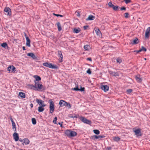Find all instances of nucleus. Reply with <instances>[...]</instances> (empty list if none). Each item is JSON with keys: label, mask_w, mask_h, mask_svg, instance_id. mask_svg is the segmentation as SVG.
<instances>
[{"label": "nucleus", "mask_w": 150, "mask_h": 150, "mask_svg": "<svg viewBox=\"0 0 150 150\" xmlns=\"http://www.w3.org/2000/svg\"><path fill=\"white\" fill-rule=\"evenodd\" d=\"M132 89H129L127 90V93L128 94H130L132 91Z\"/></svg>", "instance_id": "nucleus-38"}, {"label": "nucleus", "mask_w": 150, "mask_h": 150, "mask_svg": "<svg viewBox=\"0 0 150 150\" xmlns=\"http://www.w3.org/2000/svg\"><path fill=\"white\" fill-rule=\"evenodd\" d=\"M4 12L5 13V14L7 16H11V10L9 8L5 7L4 10Z\"/></svg>", "instance_id": "nucleus-7"}, {"label": "nucleus", "mask_w": 150, "mask_h": 150, "mask_svg": "<svg viewBox=\"0 0 150 150\" xmlns=\"http://www.w3.org/2000/svg\"><path fill=\"white\" fill-rule=\"evenodd\" d=\"M134 131L137 136H141L142 135L140 129H137L134 130Z\"/></svg>", "instance_id": "nucleus-13"}, {"label": "nucleus", "mask_w": 150, "mask_h": 150, "mask_svg": "<svg viewBox=\"0 0 150 150\" xmlns=\"http://www.w3.org/2000/svg\"><path fill=\"white\" fill-rule=\"evenodd\" d=\"M85 91V88L84 87H82L81 86L80 88H79V91H81V92L84 91Z\"/></svg>", "instance_id": "nucleus-43"}, {"label": "nucleus", "mask_w": 150, "mask_h": 150, "mask_svg": "<svg viewBox=\"0 0 150 150\" xmlns=\"http://www.w3.org/2000/svg\"><path fill=\"white\" fill-rule=\"evenodd\" d=\"M141 51H142L141 50V49H140L139 50L137 51V53H139Z\"/></svg>", "instance_id": "nucleus-62"}, {"label": "nucleus", "mask_w": 150, "mask_h": 150, "mask_svg": "<svg viewBox=\"0 0 150 150\" xmlns=\"http://www.w3.org/2000/svg\"><path fill=\"white\" fill-rule=\"evenodd\" d=\"M27 55L28 56L31 57L33 59H37L35 55L33 53L30 52L27 54Z\"/></svg>", "instance_id": "nucleus-15"}, {"label": "nucleus", "mask_w": 150, "mask_h": 150, "mask_svg": "<svg viewBox=\"0 0 150 150\" xmlns=\"http://www.w3.org/2000/svg\"><path fill=\"white\" fill-rule=\"evenodd\" d=\"M34 83L37 87L36 90L39 91L41 89L43 90H45V87H43V85L39 83L38 82H36L35 81H34Z\"/></svg>", "instance_id": "nucleus-3"}, {"label": "nucleus", "mask_w": 150, "mask_h": 150, "mask_svg": "<svg viewBox=\"0 0 150 150\" xmlns=\"http://www.w3.org/2000/svg\"><path fill=\"white\" fill-rule=\"evenodd\" d=\"M116 61L117 63L120 64L122 62V60L120 58H117L116 59Z\"/></svg>", "instance_id": "nucleus-35"}, {"label": "nucleus", "mask_w": 150, "mask_h": 150, "mask_svg": "<svg viewBox=\"0 0 150 150\" xmlns=\"http://www.w3.org/2000/svg\"><path fill=\"white\" fill-rule=\"evenodd\" d=\"M30 141L28 138H24V139L23 142L22 143L23 145L24 144L25 145H27L29 144Z\"/></svg>", "instance_id": "nucleus-19"}, {"label": "nucleus", "mask_w": 150, "mask_h": 150, "mask_svg": "<svg viewBox=\"0 0 150 150\" xmlns=\"http://www.w3.org/2000/svg\"><path fill=\"white\" fill-rule=\"evenodd\" d=\"M12 125L13 127H14L16 126V124L15 123H12Z\"/></svg>", "instance_id": "nucleus-57"}, {"label": "nucleus", "mask_w": 150, "mask_h": 150, "mask_svg": "<svg viewBox=\"0 0 150 150\" xmlns=\"http://www.w3.org/2000/svg\"><path fill=\"white\" fill-rule=\"evenodd\" d=\"M84 48L86 50L88 51L90 48V47L89 45H86L84 46Z\"/></svg>", "instance_id": "nucleus-32"}, {"label": "nucleus", "mask_w": 150, "mask_h": 150, "mask_svg": "<svg viewBox=\"0 0 150 150\" xmlns=\"http://www.w3.org/2000/svg\"><path fill=\"white\" fill-rule=\"evenodd\" d=\"M10 120L12 122V123H15L14 122V121H13V119H12V117L11 116H10Z\"/></svg>", "instance_id": "nucleus-48"}, {"label": "nucleus", "mask_w": 150, "mask_h": 150, "mask_svg": "<svg viewBox=\"0 0 150 150\" xmlns=\"http://www.w3.org/2000/svg\"><path fill=\"white\" fill-rule=\"evenodd\" d=\"M50 103V112H52L54 110V103L52 100V99H50L49 100Z\"/></svg>", "instance_id": "nucleus-4"}, {"label": "nucleus", "mask_w": 150, "mask_h": 150, "mask_svg": "<svg viewBox=\"0 0 150 150\" xmlns=\"http://www.w3.org/2000/svg\"><path fill=\"white\" fill-rule=\"evenodd\" d=\"M139 43V39L137 38H136L134 39L133 42L132 43V45L137 44Z\"/></svg>", "instance_id": "nucleus-31"}, {"label": "nucleus", "mask_w": 150, "mask_h": 150, "mask_svg": "<svg viewBox=\"0 0 150 150\" xmlns=\"http://www.w3.org/2000/svg\"><path fill=\"white\" fill-rule=\"evenodd\" d=\"M0 150H2L0 148Z\"/></svg>", "instance_id": "nucleus-64"}, {"label": "nucleus", "mask_w": 150, "mask_h": 150, "mask_svg": "<svg viewBox=\"0 0 150 150\" xmlns=\"http://www.w3.org/2000/svg\"><path fill=\"white\" fill-rule=\"evenodd\" d=\"M56 25L57 27L58 30L59 31H61L62 30V28L60 23L59 22H57Z\"/></svg>", "instance_id": "nucleus-23"}, {"label": "nucleus", "mask_w": 150, "mask_h": 150, "mask_svg": "<svg viewBox=\"0 0 150 150\" xmlns=\"http://www.w3.org/2000/svg\"><path fill=\"white\" fill-rule=\"evenodd\" d=\"M43 66L52 69H56L57 68L56 65H53L50 62H45L43 63Z\"/></svg>", "instance_id": "nucleus-2"}, {"label": "nucleus", "mask_w": 150, "mask_h": 150, "mask_svg": "<svg viewBox=\"0 0 150 150\" xmlns=\"http://www.w3.org/2000/svg\"><path fill=\"white\" fill-rule=\"evenodd\" d=\"M141 49V50H142V51H144V52H146L147 50L146 48H145L143 46L142 47V48Z\"/></svg>", "instance_id": "nucleus-40"}, {"label": "nucleus", "mask_w": 150, "mask_h": 150, "mask_svg": "<svg viewBox=\"0 0 150 150\" xmlns=\"http://www.w3.org/2000/svg\"><path fill=\"white\" fill-rule=\"evenodd\" d=\"M66 102L64 100H61L59 101V104L60 107H63L66 105Z\"/></svg>", "instance_id": "nucleus-14"}, {"label": "nucleus", "mask_w": 150, "mask_h": 150, "mask_svg": "<svg viewBox=\"0 0 150 150\" xmlns=\"http://www.w3.org/2000/svg\"><path fill=\"white\" fill-rule=\"evenodd\" d=\"M86 73L89 74H91V69H88L86 71Z\"/></svg>", "instance_id": "nucleus-45"}, {"label": "nucleus", "mask_w": 150, "mask_h": 150, "mask_svg": "<svg viewBox=\"0 0 150 150\" xmlns=\"http://www.w3.org/2000/svg\"><path fill=\"white\" fill-rule=\"evenodd\" d=\"M94 133L96 134H100V131L97 129H94L93 130Z\"/></svg>", "instance_id": "nucleus-34"}, {"label": "nucleus", "mask_w": 150, "mask_h": 150, "mask_svg": "<svg viewBox=\"0 0 150 150\" xmlns=\"http://www.w3.org/2000/svg\"><path fill=\"white\" fill-rule=\"evenodd\" d=\"M95 18V17L92 15H89L88 17L86 19V21H91L94 20Z\"/></svg>", "instance_id": "nucleus-21"}, {"label": "nucleus", "mask_w": 150, "mask_h": 150, "mask_svg": "<svg viewBox=\"0 0 150 150\" xmlns=\"http://www.w3.org/2000/svg\"><path fill=\"white\" fill-rule=\"evenodd\" d=\"M120 8V10L121 11H122V10L125 11L126 10V8L124 6Z\"/></svg>", "instance_id": "nucleus-49"}, {"label": "nucleus", "mask_w": 150, "mask_h": 150, "mask_svg": "<svg viewBox=\"0 0 150 150\" xmlns=\"http://www.w3.org/2000/svg\"><path fill=\"white\" fill-rule=\"evenodd\" d=\"M139 76V75L136 76L135 79L137 82L141 83L142 80V79Z\"/></svg>", "instance_id": "nucleus-18"}, {"label": "nucleus", "mask_w": 150, "mask_h": 150, "mask_svg": "<svg viewBox=\"0 0 150 150\" xmlns=\"http://www.w3.org/2000/svg\"><path fill=\"white\" fill-rule=\"evenodd\" d=\"M80 119L81 121L84 123L90 124L91 123L90 120H87L86 118L83 117H80Z\"/></svg>", "instance_id": "nucleus-6"}, {"label": "nucleus", "mask_w": 150, "mask_h": 150, "mask_svg": "<svg viewBox=\"0 0 150 150\" xmlns=\"http://www.w3.org/2000/svg\"><path fill=\"white\" fill-rule=\"evenodd\" d=\"M8 70L9 71V72H13L14 73L15 71H16V69L15 67L13 65L10 66L8 68Z\"/></svg>", "instance_id": "nucleus-10"}, {"label": "nucleus", "mask_w": 150, "mask_h": 150, "mask_svg": "<svg viewBox=\"0 0 150 150\" xmlns=\"http://www.w3.org/2000/svg\"><path fill=\"white\" fill-rule=\"evenodd\" d=\"M19 141L21 142H23V141H24V139H19Z\"/></svg>", "instance_id": "nucleus-54"}, {"label": "nucleus", "mask_w": 150, "mask_h": 150, "mask_svg": "<svg viewBox=\"0 0 150 150\" xmlns=\"http://www.w3.org/2000/svg\"><path fill=\"white\" fill-rule=\"evenodd\" d=\"M93 137L95 139H101L105 137V136L104 135H94Z\"/></svg>", "instance_id": "nucleus-24"}, {"label": "nucleus", "mask_w": 150, "mask_h": 150, "mask_svg": "<svg viewBox=\"0 0 150 150\" xmlns=\"http://www.w3.org/2000/svg\"><path fill=\"white\" fill-rule=\"evenodd\" d=\"M111 149V148L109 147H107L105 149V150H110Z\"/></svg>", "instance_id": "nucleus-55"}, {"label": "nucleus", "mask_w": 150, "mask_h": 150, "mask_svg": "<svg viewBox=\"0 0 150 150\" xmlns=\"http://www.w3.org/2000/svg\"><path fill=\"white\" fill-rule=\"evenodd\" d=\"M13 137L15 141L16 142L17 141L19 140V135L16 132L14 133L13 134Z\"/></svg>", "instance_id": "nucleus-12"}, {"label": "nucleus", "mask_w": 150, "mask_h": 150, "mask_svg": "<svg viewBox=\"0 0 150 150\" xmlns=\"http://www.w3.org/2000/svg\"><path fill=\"white\" fill-rule=\"evenodd\" d=\"M1 46L3 48H6V47H8L7 43L6 42H4L1 44Z\"/></svg>", "instance_id": "nucleus-30"}, {"label": "nucleus", "mask_w": 150, "mask_h": 150, "mask_svg": "<svg viewBox=\"0 0 150 150\" xmlns=\"http://www.w3.org/2000/svg\"><path fill=\"white\" fill-rule=\"evenodd\" d=\"M79 88H78V86H77L76 87L74 88L73 89V90H74L75 91H79Z\"/></svg>", "instance_id": "nucleus-47"}, {"label": "nucleus", "mask_w": 150, "mask_h": 150, "mask_svg": "<svg viewBox=\"0 0 150 150\" xmlns=\"http://www.w3.org/2000/svg\"><path fill=\"white\" fill-rule=\"evenodd\" d=\"M58 56L59 57V62H62L63 61V56L62 52L61 51L58 50Z\"/></svg>", "instance_id": "nucleus-9"}, {"label": "nucleus", "mask_w": 150, "mask_h": 150, "mask_svg": "<svg viewBox=\"0 0 150 150\" xmlns=\"http://www.w3.org/2000/svg\"><path fill=\"white\" fill-rule=\"evenodd\" d=\"M124 1L126 4H128L131 2L130 0H124Z\"/></svg>", "instance_id": "nucleus-46"}, {"label": "nucleus", "mask_w": 150, "mask_h": 150, "mask_svg": "<svg viewBox=\"0 0 150 150\" xmlns=\"http://www.w3.org/2000/svg\"><path fill=\"white\" fill-rule=\"evenodd\" d=\"M57 117H55L53 120V122L55 124H57Z\"/></svg>", "instance_id": "nucleus-42"}, {"label": "nucleus", "mask_w": 150, "mask_h": 150, "mask_svg": "<svg viewBox=\"0 0 150 150\" xmlns=\"http://www.w3.org/2000/svg\"><path fill=\"white\" fill-rule=\"evenodd\" d=\"M120 139V138L119 137H115L113 138L114 140L117 142L119 141Z\"/></svg>", "instance_id": "nucleus-37"}, {"label": "nucleus", "mask_w": 150, "mask_h": 150, "mask_svg": "<svg viewBox=\"0 0 150 150\" xmlns=\"http://www.w3.org/2000/svg\"><path fill=\"white\" fill-rule=\"evenodd\" d=\"M45 106V104H43V105L40 106L38 108V111L39 112H42L44 110V108L43 107Z\"/></svg>", "instance_id": "nucleus-20"}, {"label": "nucleus", "mask_w": 150, "mask_h": 150, "mask_svg": "<svg viewBox=\"0 0 150 150\" xmlns=\"http://www.w3.org/2000/svg\"><path fill=\"white\" fill-rule=\"evenodd\" d=\"M12 128H13V130H14L15 132H16V126L14 127H13Z\"/></svg>", "instance_id": "nucleus-52"}, {"label": "nucleus", "mask_w": 150, "mask_h": 150, "mask_svg": "<svg viewBox=\"0 0 150 150\" xmlns=\"http://www.w3.org/2000/svg\"><path fill=\"white\" fill-rule=\"evenodd\" d=\"M65 105V106L67 107L69 109L71 107V105L69 103H67L66 102Z\"/></svg>", "instance_id": "nucleus-33"}, {"label": "nucleus", "mask_w": 150, "mask_h": 150, "mask_svg": "<svg viewBox=\"0 0 150 150\" xmlns=\"http://www.w3.org/2000/svg\"><path fill=\"white\" fill-rule=\"evenodd\" d=\"M58 124L60 125V126L62 127V124L60 122H59L58 123Z\"/></svg>", "instance_id": "nucleus-59"}, {"label": "nucleus", "mask_w": 150, "mask_h": 150, "mask_svg": "<svg viewBox=\"0 0 150 150\" xmlns=\"http://www.w3.org/2000/svg\"><path fill=\"white\" fill-rule=\"evenodd\" d=\"M149 33L148 32H145V37L146 38H149Z\"/></svg>", "instance_id": "nucleus-39"}, {"label": "nucleus", "mask_w": 150, "mask_h": 150, "mask_svg": "<svg viewBox=\"0 0 150 150\" xmlns=\"http://www.w3.org/2000/svg\"><path fill=\"white\" fill-rule=\"evenodd\" d=\"M87 60L90 61L91 62L92 61V59L91 57H88L86 59Z\"/></svg>", "instance_id": "nucleus-53"}, {"label": "nucleus", "mask_w": 150, "mask_h": 150, "mask_svg": "<svg viewBox=\"0 0 150 150\" xmlns=\"http://www.w3.org/2000/svg\"><path fill=\"white\" fill-rule=\"evenodd\" d=\"M24 36L25 38H26V37H28L27 36V35L26 34V33H24Z\"/></svg>", "instance_id": "nucleus-58"}, {"label": "nucleus", "mask_w": 150, "mask_h": 150, "mask_svg": "<svg viewBox=\"0 0 150 150\" xmlns=\"http://www.w3.org/2000/svg\"><path fill=\"white\" fill-rule=\"evenodd\" d=\"M28 86L29 87V88H30L31 89H33L34 90H36V88H37V86H36V85L35 84V85H34L33 84H28Z\"/></svg>", "instance_id": "nucleus-16"}, {"label": "nucleus", "mask_w": 150, "mask_h": 150, "mask_svg": "<svg viewBox=\"0 0 150 150\" xmlns=\"http://www.w3.org/2000/svg\"><path fill=\"white\" fill-rule=\"evenodd\" d=\"M19 96L22 98H24L25 97V94L22 92H20L19 93Z\"/></svg>", "instance_id": "nucleus-26"}, {"label": "nucleus", "mask_w": 150, "mask_h": 150, "mask_svg": "<svg viewBox=\"0 0 150 150\" xmlns=\"http://www.w3.org/2000/svg\"><path fill=\"white\" fill-rule=\"evenodd\" d=\"M84 30H86L88 28V25L84 26L83 27Z\"/></svg>", "instance_id": "nucleus-51"}, {"label": "nucleus", "mask_w": 150, "mask_h": 150, "mask_svg": "<svg viewBox=\"0 0 150 150\" xmlns=\"http://www.w3.org/2000/svg\"><path fill=\"white\" fill-rule=\"evenodd\" d=\"M34 77L35 78V81L36 82V81H40L41 80V77L37 75H35L34 76Z\"/></svg>", "instance_id": "nucleus-27"}, {"label": "nucleus", "mask_w": 150, "mask_h": 150, "mask_svg": "<svg viewBox=\"0 0 150 150\" xmlns=\"http://www.w3.org/2000/svg\"><path fill=\"white\" fill-rule=\"evenodd\" d=\"M109 73L110 75L114 76H119V74L118 72H115L112 71H109Z\"/></svg>", "instance_id": "nucleus-11"}, {"label": "nucleus", "mask_w": 150, "mask_h": 150, "mask_svg": "<svg viewBox=\"0 0 150 150\" xmlns=\"http://www.w3.org/2000/svg\"><path fill=\"white\" fill-rule=\"evenodd\" d=\"M78 116L79 115H69L68 117H69V118H72L73 119H74V118L76 119L78 117Z\"/></svg>", "instance_id": "nucleus-28"}, {"label": "nucleus", "mask_w": 150, "mask_h": 150, "mask_svg": "<svg viewBox=\"0 0 150 150\" xmlns=\"http://www.w3.org/2000/svg\"><path fill=\"white\" fill-rule=\"evenodd\" d=\"M26 45L28 47H30V39L28 37H26Z\"/></svg>", "instance_id": "nucleus-22"}, {"label": "nucleus", "mask_w": 150, "mask_h": 150, "mask_svg": "<svg viewBox=\"0 0 150 150\" xmlns=\"http://www.w3.org/2000/svg\"><path fill=\"white\" fill-rule=\"evenodd\" d=\"M32 123L33 125H35L36 123V121L35 119L34 118H32Z\"/></svg>", "instance_id": "nucleus-36"}, {"label": "nucleus", "mask_w": 150, "mask_h": 150, "mask_svg": "<svg viewBox=\"0 0 150 150\" xmlns=\"http://www.w3.org/2000/svg\"><path fill=\"white\" fill-rule=\"evenodd\" d=\"M129 14L128 13H124V16L125 18H127L129 17Z\"/></svg>", "instance_id": "nucleus-44"}, {"label": "nucleus", "mask_w": 150, "mask_h": 150, "mask_svg": "<svg viewBox=\"0 0 150 150\" xmlns=\"http://www.w3.org/2000/svg\"><path fill=\"white\" fill-rule=\"evenodd\" d=\"M53 14L54 15L56 16H57V17L60 16L61 17H63V16L61 15L56 14H55L54 13H53Z\"/></svg>", "instance_id": "nucleus-41"}, {"label": "nucleus", "mask_w": 150, "mask_h": 150, "mask_svg": "<svg viewBox=\"0 0 150 150\" xmlns=\"http://www.w3.org/2000/svg\"><path fill=\"white\" fill-rule=\"evenodd\" d=\"M81 31V29L79 28H74V33H78L79 32H80Z\"/></svg>", "instance_id": "nucleus-29"}, {"label": "nucleus", "mask_w": 150, "mask_h": 150, "mask_svg": "<svg viewBox=\"0 0 150 150\" xmlns=\"http://www.w3.org/2000/svg\"><path fill=\"white\" fill-rule=\"evenodd\" d=\"M101 89L103 90L105 92L108 91L109 90V87L106 85H101L100 86Z\"/></svg>", "instance_id": "nucleus-8"}, {"label": "nucleus", "mask_w": 150, "mask_h": 150, "mask_svg": "<svg viewBox=\"0 0 150 150\" xmlns=\"http://www.w3.org/2000/svg\"><path fill=\"white\" fill-rule=\"evenodd\" d=\"M20 150H23V149H21Z\"/></svg>", "instance_id": "nucleus-63"}, {"label": "nucleus", "mask_w": 150, "mask_h": 150, "mask_svg": "<svg viewBox=\"0 0 150 150\" xmlns=\"http://www.w3.org/2000/svg\"><path fill=\"white\" fill-rule=\"evenodd\" d=\"M30 106L31 108H33V104L32 103H31L30 104Z\"/></svg>", "instance_id": "nucleus-61"}, {"label": "nucleus", "mask_w": 150, "mask_h": 150, "mask_svg": "<svg viewBox=\"0 0 150 150\" xmlns=\"http://www.w3.org/2000/svg\"><path fill=\"white\" fill-rule=\"evenodd\" d=\"M65 134L69 137H74L77 135L76 132L71 130H67L65 132Z\"/></svg>", "instance_id": "nucleus-1"}, {"label": "nucleus", "mask_w": 150, "mask_h": 150, "mask_svg": "<svg viewBox=\"0 0 150 150\" xmlns=\"http://www.w3.org/2000/svg\"><path fill=\"white\" fill-rule=\"evenodd\" d=\"M36 101L38 104L40 106L43 105L44 103V102L40 99H36Z\"/></svg>", "instance_id": "nucleus-17"}, {"label": "nucleus", "mask_w": 150, "mask_h": 150, "mask_svg": "<svg viewBox=\"0 0 150 150\" xmlns=\"http://www.w3.org/2000/svg\"><path fill=\"white\" fill-rule=\"evenodd\" d=\"M146 32H148L149 33H150V27H149L147 28L146 29Z\"/></svg>", "instance_id": "nucleus-50"}, {"label": "nucleus", "mask_w": 150, "mask_h": 150, "mask_svg": "<svg viewBox=\"0 0 150 150\" xmlns=\"http://www.w3.org/2000/svg\"><path fill=\"white\" fill-rule=\"evenodd\" d=\"M95 32H96V34L97 35L100 36L102 35L101 32L98 28L96 29L95 30Z\"/></svg>", "instance_id": "nucleus-25"}, {"label": "nucleus", "mask_w": 150, "mask_h": 150, "mask_svg": "<svg viewBox=\"0 0 150 150\" xmlns=\"http://www.w3.org/2000/svg\"><path fill=\"white\" fill-rule=\"evenodd\" d=\"M22 48H23V50H26V49H25V47L23 46L22 47Z\"/></svg>", "instance_id": "nucleus-60"}, {"label": "nucleus", "mask_w": 150, "mask_h": 150, "mask_svg": "<svg viewBox=\"0 0 150 150\" xmlns=\"http://www.w3.org/2000/svg\"><path fill=\"white\" fill-rule=\"evenodd\" d=\"M77 16H80V12L79 11H78V12H77Z\"/></svg>", "instance_id": "nucleus-56"}, {"label": "nucleus", "mask_w": 150, "mask_h": 150, "mask_svg": "<svg viewBox=\"0 0 150 150\" xmlns=\"http://www.w3.org/2000/svg\"><path fill=\"white\" fill-rule=\"evenodd\" d=\"M108 5L109 7L112 8L113 9V10L116 11H117V10H118L119 8H120V7H119V6L117 5L114 6L112 4L111 1H110L108 3Z\"/></svg>", "instance_id": "nucleus-5"}]
</instances>
